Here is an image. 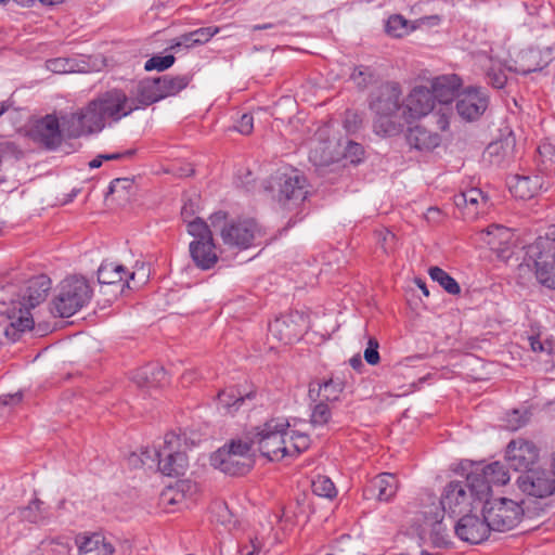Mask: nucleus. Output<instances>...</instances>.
Segmentation results:
<instances>
[{
  "label": "nucleus",
  "instance_id": "1",
  "mask_svg": "<svg viewBox=\"0 0 555 555\" xmlns=\"http://www.w3.org/2000/svg\"><path fill=\"white\" fill-rule=\"evenodd\" d=\"M135 109L134 101H130L124 91L113 89L80 111L62 115L63 130L68 138L100 132L107 119L118 121Z\"/></svg>",
  "mask_w": 555,
  "mask_h": 555
},
{
  "label": "nucleus",
  "instance_id": "2",
  "mask_svg": "<svg viewBox=\"0 0 555 555\" xmlns=\"http://www.w3.org/2000/svg\"><path fill=\"white\" fill-rule=\"evenodd\" d=\"M478 480L468 473L464 480L450 481L441 493L440 511L454 517L481 507L487 500V486Z\"/></svg>",
  "mask_w": 555,
  "mask_h": 555
},
{
  "label": "nucleus",
  "instance_id": "3",
  "mask_svg": "<svg viewBox=\"0 0 555 555\" xmlns=\"http://www.w3.org/2000/svg\"><path fill=\"white\" fill-rule=\"evenodd\" d=\"M92 296L93 289L86 278L70 275L61 282L51 302V313L60 318H69L86 307Z\"/></svg>",
  "mask_w": 555,
  "mask_h": 555
},
{
  "label": "nucleus",
  "instance_id": "4",
  "mask_svg": "<svg viewBox=\"0 0 555 555\" xmlns=\"http://www.w3.org/2000/svg\"><path fill=\"white\" fill-rule=\"evenodd\" d=\"M402 91L397 82L382 85L370 103L375 113L374 128L377 133L393 135L400 131L401 125L395 120L401 107Z\"/></svg>",
  "mask_w": 555,
  "mask_h": 555
},
{
  "label": "nucleus",
  "instance_id": "5",
  "mask_svg": "<svg viewBox=\"0 0 555 555\" xmlns=\"http://www.w3.org/2000/svg\"><path fill=\"white\" fill-rule=\"evenodd\" d=\"M210 464L227 475L247 474L255 464V453L249 438L232 439L211 454Z\"/></svg>",
  "mask_w": 555,
  "mask_h": 555
},
{
  "label": "nucleus",
  "instance_id": "6",
  "mask_svg": "<svg viewBox=\"0 0 555 555\" xmlns=\"http://www.w3.org/2000/svg\"><path fill=\"white\" fill-rule=\"evenodd\" d=\"M289 423L284 417H274L256 428L248 437L251 446H257L259 452L270 461H279L287 456V429Z\"/></svg>",
  "mask_w": 555,
  "mask_h": 555
},
{
  "label": "nucleus",
  "instance_id": "7",
  "mask_svg": "<svg viewBox=\"0 0 555 555\" xmlns=\"http://www.w3.org/2000/svg\"><path fill=\"white\" fill-rule=\"evenodd\" d=\"M306 178L298 170L292 169L288 172L279 173L271 185L273 198L284 210L297 209L307 198Z\"/></svg>",
  "mask_w": 555,
  "mask_h": 555
},
{
  "label": "nucleus",
  "instance_id": "8",
  "mask_svg": "<svg viewBox=\"0 0 555 555\" xmlns=\"http://www.w3.org/2000/svg\"><path fill=\"white\" fill-rule=\"evenodd\" d=\"M481 506L485 519L489 524L490 530L493 531L504 532L514 529L524 515L518 503L504 498L493 502H489L487 499Z\"/></svg>",
  "mask_w": 555,
  "mask_h": 555
},
{
  "label": "nucleus",
  "instance_id": "9",
  "mask_svg": "<svg viewBox=\"0 0 555 555\" xmlns=\"http://www.w3.org/2000/svg\"><path fill=\"white\" fill-rule=\"evenodd\" d=\"M159 459V472L166 476L183 475L189 467V459L185 454L182 439L175 433H167L164 436L163 444L158 447V452H154V457Z\"/></svg>",
  "mask_w": 555,
  "mask_h": 555
},
{
  "label": "nucleus",
  "instance_id": "10",
  "mask_svg": "<svg viewBox=\"0 0 555 555\" xmlns=\"http://www.w3.org/2000/svg\"><path fill=\"white\" fill-rule=\"evenodd\" d=\"M461 79L456 75H443L431 81L430 90L438 104V109L434 114L437 118L438 128L442 131L447 130L450 124L451 108L450 103L455 98L457 100Z\"/></svg>",
  "mask_w": 555,
  "mask_h": 555
},
{
  "label": "nucleus",
  "instance_id": "11",
  "mask_svg": "<svg viewBox=\"0 0 555 555\" xmlns=\"http://www.w3.org/2000/svg\"><path fill=\"white\" fill-rule=\"evenodd\" d=\"M553 243L539 238L529 246L527 268H534L537 280L543 286L555 289V256L552 253Z\"/></svg>",
  "mask_w": 555,
  "mask_h": 555
},
{
  "label": "nucleus",
  "instance_id": "12",
  "mask_svg": "<svg viewBox=\"0 0 555 555\" xmlns=\"http://www.w3.org/2000/svg\"><path fill=\"white\" fill-rule=\"evenodd\" d=\"M0 314H4L11 320L2 331L9 343L18 340L22 333L34 327V319L30 312L17 307L13 299H8L4 289L0 291Z\"/></svg>",
  "mask_w": 555,
  "mask_h": 555
},
{
  "label": "nucleus",
  "instance_id": "13",
  "mask_svg": "<svg viewBox=\"0 0 555 555\" xmlns=\"http://www.w3.org/2000/svg\"><path fill=\"white\" fill-rule=\"evenodd\" d=\"M263 236L262 230L254 219H243L221 229V237L225 245L241 249L259 245Z\"/></svg>",
  "mask_w": 555,
  "mask_h": 555
},
{
  "label": "nucleus",
  "instance_id": "14",
  "mask_svg": "<svg viewBox=\"0 0 555 555\" xmlns=\"http://www.w3.org/2000/svg\"><path fill=\"white\" fill-rule=\"evenodd\" d=\"M489 95L480 87H468L457 93L455 109L459 116L466 121L478 119L487 111Z\"/></svg>",
  "mask_w": 555,
  "mask_h": 555
},
{
  "label": "nucleus",
  "instance_id": "15",
  "mask_svg": "<svg viewBox=\"0 0 555 555\" xmlns=\"http://www.w3.org/2000/svg\"><path fill=\"white\" fill-rule=\"evenodd\" d=\"M519 489L528 495L546 498L555 495V475L545 469H529L518 477Z\"/></svg>",
  "mask_w": 555,
  "mask_h": 555
},
{
  "label": "nucleus",
  "instance_id": "16",
  "mask_svg": "<svg viewBox=\"0 0 555 555\" xmlns=\"http://www.w3.org/2000/svg\"><path fill=\"white\" fill-rule=\"evenodd\" d=\"M424 522L421 525L422 539L428 540L435 547H444L449 544V534L442 524L443 513L438 505L429 506L422 512Z\"/></svg>",
  "mask_w": 555,
  "mask_h": 555
},
{
  "label": "nucleus",
  "instance_id": "17",
  "mask_svg": "<svg viewBox=\"0 0 555 555\" xmlns=\"http://www.w3.org/2000/svg\"><path fill=\"white\" fill-rule=\"evenodd\" d=\"M539 451L537 447L528 440H512L507 448L505 459L508 465L515 470L525 473L532 469L531 466L538 461Z\"/></svg>",
  "mask_w": 555,
  "mask_h": 555
},
{
  "label": "nucleus",
  "instance_id": "18",
  "mask_svg": "<svg viewBox=\"0 0 555 555\" xmlns=\"http://www.w3.org/2000/svg\"><path fill=\"white\" fill-rule=\"evenodd\" d=\"M463 516L454 526L455 534L464 542L478 544L485 541L489 533V524L485 519V513L482 512V518L470 513L462 514Z\"/></svg>",
  "mask_w": 555,
  "mask_h": 555
},
{
  "label": "nucleus",
  "instance_id": "19",
  "mask_svg": "<svg viewBox=\"0 0 555 555\" xmlns=\"http://www.w3.org/2000/svg\"><path fill=\"white\" fill-rule=\"evenodd\" d=\"M328 133V128H320L315 138L311 141L309 159L315 166H327L339 159L341 152L337 150L338 144L334 140H323Z\"/></svg>",
  "mask_w": 555,
  "mask_h": 555
},
{
  "label": "nucleus",
  "instance_id": "20",
  "mask_svg": "<svg viewBox=\"0 0 555 555\" xmlns=\"http://www.w3.org/2000/svg\"><path fill=\"white\" fill-rule=\"evenodd\" d=\"M150 270L145 268V264L142 263L137 268L135 271L127 274V270L122 264H118L115 262L104 261L98 269V281L100 284H116L124 281L127 276L129 280L135 282L137 276L140 280V283L137 285L144 284L149 279Z\"/></svg>",
  "mask_w": 555,
  "mask_h": 555
},
{
  "label": "nucleus",
  "instance_id": "21",
  "mask_svg": "<svg viewBox=\"0 0 555 555\" xmlns=\"http://www.w3.org/2000/svg\"><path fill=\"white\" fill-rule=\"evenodd\" d=\"M405 108L409 116L413 119L427 116L429 113L438 109V104L431 90L424 86H417L412 89L405 100Z\"/></svg>",
  "mask_w": 555,
  "mask_h": 555
},
{
  "label": "nucleus",
  "instance_id": "22",
  "mask_svg": "<svg viewBox=\"0 0 555 555\" xmlns=\"http://www.w3.org/2000/svg\"><path fill=\"white\" fill-rule=\"evenodd\" d=\"M50 288L51 280L47 275L41 274L27 282V286L21 299L13 300L16 302L17 307L27 309L28 312H30V309L35 308L46 299Z\"/></svg>",
  "mask_w": 555,
  "mask_h": 555
},
{
  "label": "nucleus",
  "instance_id": "23",
  "mask_svg": "<svg viewBox=\"0 0 555 555\" xmlns=\"http://www.w3.org/2000/svg\"><path fill=\"white\" fill-rule=\"evenodd\" d=\"M296 319L304 320L298 313L276 318L269 324V334L285 345L298 340L301 336V327L297 324Z\"/></svg>",
  "mask_w": 555,
  "mask_h": 555
},
{
  "label": "nucleus",
  "instance_id": "24",
  "mask_svg": "<svg viewBox=\"0 0 555 555\" xmlns=\"http://www.w3.org/2000/svg\"><path fill=\"white\" fill-rule=\"evenodd\" d=\"M34 133L44 146L54 149L62 142V135L65 134L62 125V117L59 119L54 115H47L37 121Z\"/></svg>",
  "mask_w": 555,
  "mask_h": 555
},
{
  "label": "nucleus",
  "instance_id": "25",
  "mask_svg": "<svg viewBox=\"0 0 555 555\" xmlns=\"http://www.w3.org/2000/svg\"><path fill=\"white\" fill-rule=\"evenodd\" d=\"M469 475L478 477L479 483L487 486V499L491 494L492 486H504L509 479V473L505 465L501 462H493L488 465H477L470 472Z\"/></svg>",
  "mask_w": 555,
  "mask_h": 555
},
{
  "label": "nucleus",
  "instance_id": "26",
  "mask_svg": "<svg viewBox=\"0 0 555 555\" xmlns=\"http://www.w3.org/2000/svg\"><path fill=\"white\" fill-rule=\"evenodd\" d=\"M488 196L480 189L472 188L454 196V204L468 218H475L487 206Z\"/></svg>",
  "mask_w": 555,
  "mask_h": 555
},
{
  "label": "nucleus",
  "instance_id": "27",
  "mask_svg": "<svg viewBox=\"0 0 555 555\" xmlns=\"http://www.w3.org/2000/svg\"><path fill=\"white\" fill-rule=\"evenodd\" d=\"M189 250L195 266L202 270L211 269L218 261L214 238L192 241Z\"/></svg>",
  "mask_w": 555,
  "mask_h": 555
},
{
  "label": "nucleus",
  "instance_id": "28",
  "mask_svg": "<svg viewBox=\"0 0 555 555\" xmlns=\"http://www.w3.org/2000/svg\"><path fill=\"white\" fill-rule=\"evenodd\" d=\"M507 184L515 197L526 201L538 194L542 188V178L538 175H515L508 178Z\"/></svg>",
  "mask_w": 555,
  "mask_h": 555
},
{
  "label": "nucleus",
  "instance_id": "29",
  "mask_svg": "<svg viewBox=\"0 0 555 555\" xmlns=\"http://www.w3.org/2000/svg\"><path fill=\"white\" fill-rule=\"evenodd\" d=\"M345 389V382L336 377H331L323 383H312L309 386V397L311 400L318 399L326 403L336 402L339 400L341 392Z\"/></svg>",
  "mask_w": 555,
  "mask_h": 555
},
{
  "label": "nucleus",
  "instance_id": "30",
  "mask_svg": "<svg viewBox=\"0 0 555 555\" xmlns=\"http://www.w3.org/2000/svg\"><path fill=\"white\" fill-rule=\"evenodd\" d=\"M513 233L502 225H490L483 234V242L498 253L500 257H507L513 244Z\"/></svg>",
  "mask_w": 555,
  "mask_h": 555
},
{
  "label": "nucleus",
  "instance_id": "31",
  "mask_svg": "<svg viewBox=\"0 0 555 555\" xmlns=\"http://www.w3.org/2000/svg\"><path fill=\"white\" fill-rule=\"evenodd\" d=\"M398 490V480L395 475L383 473L376 476L364 490L366 498L376 495L379 501H389Z\"/></svg>",
  "mask_w": 555,
  "mask_h": 555
},
{
  "label": "nucleus",
  "instance_id": "32",
  "mask_svg": "<svg viewBox=\"0 0 555 555\" xmlns=\"http://www.w3.org/2000/svg\"><path fill=\"white\" fill-rule=\"evenodd\" d=\"M409 145L421 152H430L439 146L441 139L437 132L427 130L422 126L409 129L406 134Z\"/></svg>",
  "mask_w": 555,
  "mask_h": 555
},
{
  "label": "nucleus",
  "instance_id": "33",
  "mask_svg": "<svg viewBox=\"0 0 555 555\" xmlns=\"http://www.w3.org/2000/svg\"><path fill=\"white\" fill-rule=\"evenodd\" d=\"M132 379L139 387H158L167 382V375L162 365L152 363L138 369Z\"/></svg>",
  "mask_w": 555,
  "mask_h": 555
},
{
  "label": "nucleus",
  "instance_id": "34",
  "mask_svg": "<svg viewBox=\"0 0 555 555\" xmlns=\"http://www.w3.org/2000/svg\"><path fill=\"white\" fill-rule=\"evenodd\" d=\"M194 485L189 480H180L175 486H169L160 493V504L168 508L170 506L181 505L188 494L194 491Z\"/></svg>",
  "mask_w": 555,
  "mask_h": 555
},
{
  "label": "nucleus",
  "instance_id": "35",
  "mask_svg": "<svg viewBox=\"0 0 555 555\" xmlns=\"http://www.w3.org/2000/svg\"><path fill=\"white\" fill-rule=\"evenodd\" d=\"M78 555H112L114 547L101 534L77 539Z\"/></svg>",
  "mask_w": 555,
  "mask_h": 555
},
{
  "label": "nucleus",
  "instance_id": "36",
  "mask_svg": "<svg viewBox=\"0 0 555 555\" xmlns=\"http://www.w3.org/2000/svg\"><path fill=\"white\" fill-rule=\"evenodd\" d=\"M162 99H164L162 86L159 83L158 78H155V79L142 80L138 85L137 99H129V100L134 101V105H138V108H139L140 106H147V105L155 103Z\"/></svg>",
  "mask_w": 555,
  "mask_h": 555
},
{
  "label": "nucleus",
  "instance_id": "37",
  "mask_svg": "<svg viewBox=\"0 0 555 555\" xmlns=\"http://www.w3.org/2000/svg\"><path fill=\"white\" fill-rule=\"evenodd\" d=\"M253 398H255L254 391L243 392L235 386L219 391L217 396L219 405L227 412L238 410L246 400Z\"/></svg>",
  "mask_w": 555,
  "mask_h": 555
},
{
  "label": "nucleus",
  "instance_id": "38",
  "mask_svg": "<svg viewBox=\"0 0 555 555\" xmlns=\"http://www.w3.org/2000/svg\"><path fill=\"white\" fill-rule=\"evenodd\" d=\"M17 516L30 524H42L50 518V514L44 507V502L37 498L30 501L27 506L20 507Z\"/></svg>",
  "mask_w": 555,
  "mask_h": 555
},
{
  "label": "nucleus",
  "instance_id": "39",
  "mask_svg": "<svg viewBox=\"0 0 555 555\" xmlns=\"http://www.w3.org/2000/svg\"><path fill=\"white\" fill-rule=\"evenodd\" d=\"M162 86L164 98L176 95L183 90L190 82L191 78L188 75L169 76L165 75L158 77Z\"/></svg>",
  "mask_w": 555,
  "mask_h": 555
},
{
  "label": "nucleus",
  "instance_id": "40",
  "mask_svg": "<svg viewBox=\"0 0 555 555\" xmlns=\"http://www.w3.org/2000/svg\"><path fill=\"white\" fill-rule=\"evenodd\" d=\"M310 446V438L307 434L287 429V442L286 448L288 450L287 456H296L301 452L306 451Z\"/></svg>",
  "mask_w": 555,
  "mask_h": 555
},
{
  "label": "nucleus",
  "instance_id": "41",
  "mask_svg": "<svg viewBox=\"0 0 555 555\" xmlns=\"http://www.w3.org/2000/svg\"><path fill=\"white\" fill-rule=\"evenodd\" d=\"M429 275L433 281L437 282L447 293L457 295L461 293L459 283L444 270L439 267H431Z\"/></svg>",
  "mask_w": 555,
  "mask_h": 555
},
{
  "label": "nucleus",
  "instance_id": "42",
  "mask_svg": "<svg viewBox=\"0 0 555 555\" xmlns=\"http://www.w3.org/2000/svg\"><path fill=\"white\" fill-rule=\"evenodd\" d=\"M332 418V411L328 403L319 400L312 408L310 423L313 427H324Z\"/></svg>",
  "mask_w": 555,
  "mask_h": 555
},
{
  "label": "nucleus",
  "instance_id": "43",
  "mask_svg": "<svg viewBox=\"0 0 555 555\" xmlns=\"http://www.w3.org/2000/svg\"><path fill=\"white\" fill-rule=\"evenodd\" d=\"M413 29L402 15H392L386 23V31L392 37L401 38Z\"/></svg>",
  "mask_w": 555,
  "mask_h": 555
},
{
  "label": "nucleus",
  "instance_id": "44",
  "mask_svg": "<svg viewBox=\"0 0 555 555\" xmlns=\"http://www.w3.org/2000/svg\"><path fill=\"white\" fill-rule=\"evenodd\" d=\"M312 492L315 495L326 498V499H333L337 494V490L335 488V485L333 481L326 477V476H318L312 481Z\"/></svg>",
  "mask_w": 555,
  "mask_h": 555
},
{
  "label": "nucleus",
  "instance_id": "45",
  "mask_svg": "<svg viewBox=\"0 0 555 555\" xmlns=\"http://www.w3.org/2000/svg\"><path fill=\"white\" fill-rule=\"evenodd\" d=\"M186 230L194 237L193 241H204L212 238V233L208 224L202 218H194L186 223Z\"/></svg>",
  "mask_w": 555,
  "mask_h": 555
},
{
  "label": "nucleus",
  "instance_id": "46",
  "mask_svg": "<svg viewBox=\"0 0 555 555\" xmlns=\"http://www.w3.org/2000/svg\"><path fill=\"white\" fill-rule=\"evenodd\" d=\"M528 343L533 352L552 353L553 343L543 336L542 333L531 334L528 336Z\"/></svg>",
  "mask_w": 555,
  "mask_h": 555
},
{
  "label": "nucleus",
  "instance_id": "47",
  "mask_svg": "<svg viewBox=\"0 0 555 555\" xmlns=\"http://www.w3.org/2000/svg\"><path fill=\"white\" fill-rule=\"evenodd\" d=\"M375 238L377 245L385 254H389L395 249L396 235L388 229H380L375 231Z\"/></svg>",
  "mask_w": 555,
  "mask_h": 555
},
{
  "label": "nucleus",
  "instance_id": "48",
  "mask_svg": "<svg viewBox=\"0 0 555 555\" xmlns=\"http://www.w3.org/2000/svg\"><path fill=\"white\" fill-rule=\"evenodd\" d=\"M175 56L171 54L165 56L154 55L145 62L144 69L147 72L154 69L162 72L169 68L175 63Z\"/></svg>",
  "mask_w": 555,
  "mask_h": 555
},
{
  "label": "nucleus",
  "instance_id": "49",
  "mask_svg": "<svg viewBox=\"0 0 555 555\" xmlns=\"http://www.w3.org/2000/svg\"><path fill=\"white\" fill-rule=\"evenodd\" d=\"M134 154V150H126L124 152L100 154L89 163L91 169L101 167L104 160H120L131 158Z\"/></svg>",
  "mask_w": 555,
  "mask_h": 555
},
{
  "label": "nucleus",
  "instance_id": "50",
  "mask_svg": "<svg viewBox=\"0 0 555 555\" xmlns=\"http://www.w3.org/2000/svg\"><path fill=\"white\" fill-rule=\"evenodd\" d=\"M487 81L493 88L501 89L505 86L507 77L501 66H491L486 73Z\"/></svg>",
  "mask_w": 555,
  "mask_h": 555
},
{
  "label": "nucleus",
  "instance_id": "51",
  "mask_svg": "<svg viewBox=\"0 0 555 555\" xmlns=\"http://www.w3.org/2000/svg\"><path fill=\"white\" fill-rule=\"evenodd\" d=\"M212 513L215 514L216 520L227 527L234 526L236 522L224 502L216 503Z\"/></svg>",
  "mask_w": 555,
  "mask_h": 555
},
{
  "label": "nucleus",
  "instance_id": "52",
  "mask_svg": "<svg viewBox=\"0 0 555 555\" xmlns=\"http://www.w3.org/2000/svg\"><path fill=\"white\" fill-rule=\"evenodd\" d=\"M538 153L545 169H550L552 166H555V145L546 142L542 143L538 147Z\"/></svg>",
  "mask_w": 555,
  "mask_h": 555
},
{
  "label": "nucleus",
  "instance_id": "53",
  "mask_svg": "<svg viewBox=\"0 0 555 555\" xmlns=\"http://www.w3.org/2000/svg\"><path fill=\"white\" fill-rule=\"evenodd\" d=\"M363 147L361 144L349 141L347 145L344 149L343 156L346 159H349L350 163L357 164L361 160V157L363 155Z\"/></svg>",
  "mask_w": 555,
  "mask_h": 555
},
{
  "label": "nucleus",
  "instance_id": "54",
  "mask_svg": "<svg viewBox=\"0 0 555 555\" xmlns=\"http://www.w3.org/2000/svg\"><path fill=\"white\" fill-rule=\"evenodd\" d=\"M379 344L377 339L370 338L367 341V347L364 350V359L370 365H376L379 363V352H378Z\"/></svg>",
  "mask_w": 555,
  "mask_h": 555
},
{
  "label": "nucleus",
  "instance_id": "55",
  "mask_svg": "<svg viewBox=\"0 0 555 555\" xmlns=\"http://www.w3.org/2000/svg\"><path fill=\"white\" fill-rule=\"evenodd\" d=\"M219 30L220 29L217 26H208V27L198 28L191 33H192V37L195 38L196 43L203 44V43H206L207 41H209L211 37L217 35L219 33Z\"/></svg>",
  "mask_w": 555,
  "mask_h": 555
},
{
  "label": "nucleus",
  "instance_id": "56",
  "mask_svg": "<svg viewBox=\"0 0 555 555\" xmlns=\"http://www.w3.org/2000/svg\"><path fill=\"white\" fill-rule=\"evenodd\" d=\"M528 418L520 414L518 410H514L506 417V427L509 430H517L527 423Z\"/></svg>",
  "mask_w": 555,
  "mask_h": 555
},
{
  "label": "nucleus",
  "instance_id": "57",
  "mask_svg": "<svg viewBox=\"0 0 555 555\" xmlns=\"http://www.w3.org/2000/svg\"><path fill=\"white\" fill-rule=\"evenodd\" d=\"M236 130L242 134H250L254 129V118L250 114H243L237 121Z\"/></svg>",
  "mask_w": 555,
  "mask_h": 555
},
{
  "label": "nucleus",
  "instance_id": "58",
  "mask_svg": "<svg viewBox=\"0 0 555 555\" xmlns=\"http://www.w3.org/2000/svg\"><path fill=\"white\" fill-rule=\"evenodd\" d=\"M154 452H158V448H153V449H144L142 452H141V464L142 465H147L149 467H152L153 464H157V468L159 469V459L160 456H155L154 457Z\"/></svg>",
  "mask_w": 555,
  "mask_h": 555
},
{
  "label": "nucleus",
  "instance_id": "59",
  "mask_svg": "<svg viewBox=\"0 0 555 555\" xmlns=\"http://www.w3.org/2000/svg\"><path fill=\"white\" fill-rule=\"evenodd\" d=\"M371 75L367 73V69L360 66L353 69L351 74V79L359 86L364 87L369 83Z\"/></svg>",
  "mask_w": 555,
  "mask_h": 555
},
{
  "label": "nucleus",
  "instance_id": "60",
  "mask_svg": "<svg viewBox=\"0 0 555 555\" xmlns=\"http://www.w3.org/2000/svg\"><path fill=\"white\" fill-rule=\"evenodd\" d=\"M68 62L65 59H54L47 62V67L53 73H67L69 69L67 67Z\"/></svg>",
  "mask_w": 555,
  "mask_h": 555
},
{
  "label": "nucleus",
  "instance_id": "61",
  "mask_svg": "<svg viewBox=\"0 0 555 555\" xmlns=\"http://www.w3.org/2000/svg\"><path fill=\"white\" fill-rule=\"evenodd\" d=\"M261 547V542L257 538H255L250 540V545H245L242 548H240L237 555H259Z\"/></svg>",
  "mask_w": 555,
  "mask_h": 555
},
{
  "label": "nucleus",
  "instance_id": "62",
  "mask_svg": "<svg viewBox=\"0 0 555 555\" xmlns=\"http://www.w3.org/2000/svg\"><path fill=\"white\" fill-rule=\"evenodd\" d=\"M23 399V393L17 391L15 393H5L0 396V404L1 405H16Z\"/></svg>",
  "mask_w": 555,
  "mask_h": 555
},
{
  "label": "nucleus",
  "instance_id": "63",
  "mask_svg": "<svg viewBox=\"0 0 555 555\" xmlns=\"http://www.w3.org/2000/svg\"><path fill=\"white\" fill-rule=\"evenodd\" d=\"M194 46H197L195 38L192 37V33H188V34L180 36L178 38V41L176 42V44L172 48H175V47L191 48Z\"/></svg>",
  "mask_w": 555,
  "mask_h": 555
},
{
  "label": "nucleus",
  "instance_id": "64",
  "mask_svg": "<svg viewBox=\"0 0 555 555\" xmlns=\"http://www.w3.org/2000/svg\"><path fill=\"white\" fill-rule=\"evenodd\" d=\"M195 214V205L192 201L184 203V205L181 208V217L184 222L188 223V221L191 220L193 215Z\"/></svg>",
  "mask_w": 555,
  "mask_h": 555
}]
</instances>
